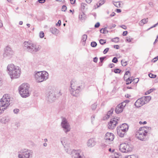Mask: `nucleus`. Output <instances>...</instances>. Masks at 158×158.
Returning a JSON list of instances; mask_svg holds the SVG:
<instances>
[{"instance_id":"obj_26","label":"nucleus","mask_w":158,"mask_h":158,"mask_svg":"<svg viewBox=\"0 0 158 158\" xmlns=\"http://www.w3.org/2000/svg\"><path fill=\"white\" fill-rule=\"evenodd\" d=\"M132 77H130L128 78L126 81V84L129 85L131 83L132 81H133V80L132 79Z\"/></svg>"},{"instance_id":"obj_27","label":"nucleus","mask_w":158,"mask_h":158,"mask_svg":"<svg viewBox=\"0 0 158 158\" xmlns=\"http://www.w3.org/2000/svg\"><path fill=\"white\" fill-rule=\"evenodd\" d=\"M6 109L5 107H2V105L0 104V115L2 114Z\"/></svg>"},{"instance_id":"obj_62","label":"nucleus","mask_w":158,"mask_h":158,"mask_svg":"<svg viewBox=\"0 0 158 158\" xmlns=\"http://www.w3.org/2000/svg\"><path fill=\"white\" fill-rule=\"evenodd\" d=\"M114 48L116 49H118L119 48V47L118 45H115L114 46Z\"/></svg>"},{"instance_id":"obj_59","label":"nucleus","mask_w":158,"mask_h":158,"mask_svg":"<svg viewBox=\"0 0 158 158\" xmlns=\"http://www.w3.org/2000/svg\"><path fill=\"white\" fill-rule=\"evenodd\" d=\"M114 66V64L113 63H112L111 64H109V66L110 68H113Z\"/></svg>"},{"instance_id":"obj_42","label":"nucleus","mask_w":158,"mask_h":158,"mask_svg":"<svg viewBox=\"0 0 158 158\" xmlns=\"http://www.w3.org/2000/svg\"><path fill=\"white\" fill-rule=\"evenodd\" d=\"M81 7L83 9H84L87 6V4L84 3H82L81 4Z\"/></svg>"},{"instance_id":"obj_18","label":"nucleus","mask_w":158,"mask_h":158,"mask_svg":"<svg viewBox=\"0 0 158 158\" xmlns=\"http://www.w3.org/2000/svg\"><path fill=\"white\" fill-rule=\"evenodd\" d=\"M96 143V142L94 139H90L88 140L87 142V145L89 147H92L95 145Z\"/></svg>"},{"instance_id":"obj_53","label":"nucleus","mask_w":158,"mask_h":158,"mask_svg":"<svg viewBox=\"0 0 158 158\" xmlns=\"http://www.w3.org/2000/svg\"><path fill=\"white\" fill-rule=\"evenodd\" d=\"M46 1L45 0H38L37 2H38L41 3H44Z\"/></svg>"},{"instance_id":"obj_45","label":"nucleus","mask_w":158,"mask_h":158,"mask_svg":"<svg viewBox=\"0 0 158 158\" xmlns=\"http://www.w3.org/2000/svg\"><path fill=\"white\" fill-rule=\"evenodd\" d=\"M105 0H101L99 1V6H98V7L99 6L102 5L103 4L104 2H105Z\"/></svg>"},{"instance_id":"obj_2","label":"nucleus","mask_w":158,"mask_h":158,"mask_svg":"<svg viewBox=\"0 0 158 158\" xmlns=\"http://www.w3.org/2000/svg\"><path fill=\"white\" fill-rule=\"evenodd\" d=\"M137 131L136 137L140 140L145 141L148 139V133H150L151 128L150 127H143Z\"/></svg>"},{"instance_id":"obj_17","label":"nucleus","mask_w":158,"mask_h":158,"mask_svg":"<svg viewBox=\"0 0 158 158\" xmlns=\"http://www.w3.org/2000/svg\"><path fill=\"white\" fill-rule=\"evenodd\" d=\"M146 104L143 97L138 99L135 103V105L137 107H140Z\"/></svg>"},{"instance_id":"obj_14","label":"nucleus","mask_w":158,"mask_h":158,"mask_svg":"<svg viewBox=\"0 0 158 158\" xmlns=\"http://www.w3.org/2000/svg\"><path fill=\"white\" fill-rule=\"evenodd\" d=\"M119 120L120 118L118 117H117L116 118H114L113 119H111L108 124V128L110 129H114L118 123L117 121Z\"/></svg>"},{"instance_id":"obj_21","label":"nucleus","mask_w":158,"mask_h":158,"mask_svg":"<svg viewBox=\"0 0 158 158\" xmlns=\"http://www.w3.org/2000/svg\"><path fill=\"white\" fill-rule=\"evenodd\" d=\"M148 22V18L144 19L140 21L139 24L140 26H143L144 24Z\"/></svg>"},{"instance_id":"obj_55","label":"nucleus","mask_w":158,"mask_h":158,"mask_svg":"<svg viewBox=\"0 0 158 158\" xmlns=\"http://www.w3.org/2000/svg\"><path fill=\"white\" fill-rule=\"evenodd\" d=\"M158 59V56L154 58L152 60V62H156L157 60Z\"/></svg>"},{"instance_id":"obj_47","label":"nucleus","mask_w":158,"mask_h":158,"mask_svg":"<svg viewBox=\"0 0 158 158\" xmlns=\"http://www.w3.org/2000/svg\"><path fill=\"white\" fill-rule=\"evenodd\" d=\"M121 62L123 66H125L127 64V61H124L123 60H122L121 61Z\"/></svg>"},{"instance_id":"obj_30","label":"nucleus","mask_w":158,"mask_h":158,"mask_svg":"<svg viewBox=\"0 0 158 158\" xmlns=\"http://www.w3.org/2000/svg\"><path fill=\"white\" fill-rule=\"evenodd\" d=\"M87 38V35H82L81 38V41L85 42Z\"/></svg>"},{"instance_id":"obj_37","label":"nucleus","mask_w":158,"mask_h":158,"mask_svg":"<svg viewBox=\"0 0 158 158\" xmlns=\"http://www.w3.org/2000/svg\"><path fill=\"white\" fill-rule=\"evenodd\" d=\"M97 45V43L95 42H92L91 43V45L92 47H95Z\"/></svg>"},{"instance_id":"obj_57","label":"nucleus","mask_w":158,"mask_h":158,"mask_svg":"<svg viewBox=\"0 0 158 158\" xmlns=\"http://www.w3.org/2000/svg\"><path fill=\"white\" fill-rule=\"evenodd\" d=\"M61 23V21L60 20H59L57 23L56 24V26H60Z\"/></svg>"},{"instance_id":"obj_49","label":"nucleus","mask_w":158,"mask_h":158,"mask_svg":"<svg viewBox=\"0 0 158 158\" xmlns=\"http://www.w3.org/2000/svg\"><path fill=\"white\" fill-rule=\"evenodd\" d=\"M153 91V89H151L150 90H148V91L145 92V94H150Z\"/></svg>"},{"instance_id":"obj_35","label":"nucleus","mask_w":158,"mask_h":158,"mask_svg":"<svg viewBox=\"0 0 158 158\" xmlns=\"http://www.w3.org/2000/svg\"><path fill=\"white\" fill-rule=\"evenodd\" d=\"M97 104L96 103H94L91 106V108L93 110H94L96 108Z\"/></svg>"},{"instance_id":"obj_1","label":"nucleus","mask_w":158,"mask_h":158,"mask_svg":"<svg viewBox=\"0 0 158 158\" xmlns=\"http://www.w3.org/2000/svg\"><path fill=\"white\" fill-rule=\"evenodd\" d=\"M62 95L61 90L55 87L49 88L46 94V99L50 102H53L56 98Z\"/></svg>"},{"instance_id":"obj_4","label":"nucleus","mask_w":158,"mask_h":158,"mask_svg":"<svg viewBox=\"0 0 158 158\" xmlns=\"http://www.w3.org/2000/svg\"><path fill=\"white\" fill-rule=\"evenodd\" d=\"M35 78L37 82H41L47 79L49 74L47 72L43 71L35 72Z\"/></svg>"},{"instance_id":"obj_39","label":"nucleus","mask_w":158,"mask_h":158,"mask_svg":"<svg viewBox=\"0 0 158 158\" xmlns=\"http://www.w3.org/2000/svg\"><path fill=\"white\" fill-rule=\"evenodd\" d=\"M148 75L151 78H155L156 77V75H154L151 73H149Z\"/></svg>"},{"instance_id":"obj_33","label":"nucleus","mask_w":158,"mask_h":158,"mask_svg":"<svg viewBox=\"0 0 158 158\" xmlns=\"http://www.w3.org/2000/svg\"><path fill=\"white\" fill-rule=\"evenodd\" d=\"M111 41L115 43H117L119 41V38L118 37H116L111 40Z\"/></svg>"},{"instance_id":"obj_23","label":"nucleus","mask_w":158,"mask_h":158,"mask_svg":"<svg viewBox=\"0 0 158 158\" xmlns=\"http://www.w3.org/2000/svg\"><path fill=\"white\" fill-rule=\"evenodd\" d=\"M86 18L85 15L83 12H81L79 15V19L81 20H85Z\"/></svg>"},{"instance_id":"obj_48","label":"nucleus","mask_w":158,"mask_h":158,"mask_svg":"<svg viewBox=\"0 0 158 158\" xmlns=\"http://www.w3.org/2000/svg\"><path fill=\"white\" fill-rule=\"evenodd\" d=\"M99 42L101 44H105L106 42L105 40L102 39H101L99 41Z\"/></svg>"},{"instance_id":"obj_34","label":"nucleus","mask_w":158,"mask_h":158,"mask_svg":"<svg viewBox=\"0 0 158 158\" xmlns=\"http://www.w3.org/2000/svg\"><path fill=\"white\" fill-rule=\"evenodd\" d=\"M120 106L122 107L123 109L125 107L126 105V102H122L121 103L119 104Z\"/></svg>"},{"instance_id":"obj_16","label":"nucleus","mask_w":158,"mask_h":158,"mask_svg":"<svg viewBox=\"0 0 158 158\" xmlns=\"http://www.w3.org/2000/svg\"><path fill=\"white\" fill-rule=\"evenodd\" d=\"M114 135L111 133L107 132L105 135L104 139L106 142H109L112 141L114 139Z\"/></svg>"},{"instance_id":"obj_7","label":"nucleus","mask_w":158,"mask_h":158,"mask_svg":"<svg viewBox=\"0 0 158 158\" xmlns=\"http://www.w3.org/2000/svg\"><path fill=\"white\" fill-rule=\"evenodd\" d=\"M128 125L126 123H123L121 126L118 127L117 128V134L121 137L124 136L125 133L128 129Z\"/></svg>"},{"instance_id":"obj_38","label":"nucleus","mask_w":158,"mask_h":158,"mask_svg":"<svg viewBox=\"0 0 158 158\" xmlns=\"http://www.w3.org/2000/svg\"><path fill=\"white\" fill-rule=\"evenodd\" d=\"M39 36L40 38H43L44 36V32L42 31H40V33Z\"/></svg>"},{"instance_id":"obj_54","label":"nucleus","mask_w":158,"mask_h":158,"mask_svg":"<svg viewBox=\"0 0 158 158\" xmlns=\"http://www.w3.org/2000/svg\"><path fill=\"white\" fill-rule=\"evenodd\" d=\"M100 24L99 22L97 23L95 25L94 27L96 28H98L100 26Z\"/></svg>"},{"instance_id":"obj_15","label":"nucleus","mask_w":158,"mask_h":158,"mask_svg":"<svg viewBox=\"0 0 158 158\" xmlns=\"http://www.w3.org/2000/svg\"><path fill=\"white\" fill-rule=\"evenodd\" d=\"M72 154V158H85L82 152L80 150H74Z\"/></svg>"},{"instance_id":"obj_46","label":"nucleus","mask_w":158,"mask_h":158,"mask_svg":"<svg viewBox=\"0 0 158 158\" xmlns=\"http://www.w3.org/2000/svg\"><path fill=\"white\" fill-rule=\"evenodd\" d=\"M112 62L114 63H116L118 62V59L116 57H114L112 60Z\"/></svg>"},{"instance_id":"obj_32","label":"nucleus","mask_w":158,"mask_h":158,"mask_svg":"<svg viewBox=\"0 0 158 158\" xmlns=\"http://www.w3.org/2000/svg\"><path fill=\"white\" fill-rule=\"evenodd\" d=\"M125 158H138V157L137 156L133 155L126 156L125 157Z\"/></svg>"},{"instance_id":"obj_60","label":"nucleus","mask_w":158,"mask_h":158,"mask_svg":"<svg viewBox=\"0 0 158 158\" xmlns=\"http://www.w3.org/2000/svg\"><path fill=\"white\" fill-rule=\"evenodd\" d=\"M132 40V39H130V38L127 37L126 40L128 42H131Z\"/></svg>"},{"instance_id":"obj_50","label":"nucleus","mask_w":158,"mask_h":158,"mask_svg":"<svg viewBox=\"0 0 158 158\" xmlns=\"http://www.w3.org/2000/svg\"><path fill=\"white\" fill-rule=\"evenodd\" d=\"M67 8L66 6L63 5L62 8V11H65L66 10Z\"/></svg>"},{"instance_id":"obj_36","label":"nucleus","mask_w":158,"mask_h":158,"mask_svg":"<svg viewBox=\"0 0 158 158\" xmlns=\"http://www.w3.org/2000/svg\"><path fill=\"white\" fill-rule=\"evenodd\" d=\"M119 154L117 153L116 154H115L114 155L112 156L111 158H119Z\"/></svg>"},{"instance_id":"obj_61","label":"nucleus","mask_w":158,"mask_h":158,"mask_svg":"<svg viewBox=\"0 0 158 158\" xmlns=\"http://www.w3.org/2000/svg\"><path fill=\"white\" fill-rule=\"evenodd\" d=\"M127 31H124L123 33V35L124 36H125L127 35Z\"/></svg>"},{"instance_id":"obj_41","label":"nucleus","mask_w":158,"mask_h":158,"mask_svg":"<svg viewBox=\"0 0 158 158\" xmlns=\"http://www.w3.org/2000/svg\"><path fill=\"white\" fill-rule=\"evenodd\" d=\"M112 72H114L115 73H120L121 71V70H112Z\"/></svg>"},{"instance_id":"obj_56","label":"nucleus","mask_w":158,"mask_h":158,"mask_svg":"<svg viewBox=\"0 0 158 158\" xmlns=\"http://www.w3.org/2000/svg\"><path fill=\"white\" fill-rule=\"evenodd\" d=\"M98 58L97 57H95L93 59V61L97 63L98 61Z\"/></svg>"},{"instance_id":"obj_64","label":"nucleus","mask_w":158,"mask_h":158,"mask_svg":"<svg viewBox=\"0 0 158 158\" xmlns=\"http://www.w3.org/2000/svg\"><path fill=\"white\" fill-rule=\"evenodd\" d=\"M121 27L124 29H127L126 26L124 25H123L122 26H121Z\"/></svg>"},{"instance_id":"obj_3","label":"nucleus","mask_w":158,"mask_h":158,"mask_svg":"<svg viewBox=\"0 0 158 158\" xmlns=\"http://www.w3.org/2000/svg\"><path fill=\"white\" fill-rule=\"evenodd\" d=\"M24 49L27 52L33 54L40 51L41 46L37 44H33L30 41H25L23 43Z\"/></svg>"},{"instance_id":"obj_40","label":"nucleus","mask_w":158,"mask_h":158,"mask_svg":"<svg viewBox=\"0 0 158 158\" xmlns=\"http://www.w3.org/2000/svg\"><path fill=\"white\" fill-rule=\"evenodd\" d=\"M114 110V109L113 108H111V109L108 112L107 114L110 115H110L112 114Z\"/></svg>"},{"instance_id":"obj_8","label":"nucleus","mask_w":158,"mask_h":158,"mask_svg":"<svg viewBox=\"0 0 158 158\" xmlns=\"http://www.w3.org/2000/svg\"><path fill=\"white\" fill-rule=\"evenodd\" d=\"M133 148V146L130 143H124L120 144L119 149L122 152L127 153L131 152Z\"/></svg>"},{"instance_id":"obj_25","label":"nucleus","mask_w":158,"mask_h":158,"mask_svg":"<svg viewBox=\"0 0 158 158\" xmlns=\"http://www.w3.org/2000/svg\"><path fill=\"white\" fill-rule=\"evenodd\" d=\"M146 103L148 102L151 99V97L150 96H146L143 97Z\"/></svg>"},{"instance_id":"obj_9","label":"nucleus","mask_w":158,"mask_h":158,"mask_svg":"<svg viewBox=\"0 0 158 158\" xmlns=\"http://www.w3.org/2000/svg\"><path fill=\"white\" fill-rule=\"evenodd\" d=\"M10 104V99L7 94H4L0 100V104L6 109Z\"/></svg>"},{"instance_id":"obj_24","label":"nucleus","mask_w":158,"mask_h":158,"mask_svg":"<svg viewBox=\"0 0 158 158\" xmlns=\"http://www.w3.org/2000/svg\"><path fill=\"white\" fill-rule=\"evenodd\" d=\"M7 69H17V67L12 64H9L7 68Z\"/></svg>"},{"instance_id":"obj_63","label":"nucleus","mask_w":158,"mask_h":158,"mask_svg":"<svg viewBox=\"0 0 158 158\" xmlns=\"http://www.w3.org/2000/svg\"><path fill=\"white\" fill-rule=\"evenodd\" d=\"M71 4H73L75 3V0H70Z\"/></svg>"},{"instance_id":"obj_28","label":"nucleus","mask_w":158,"mask_h":158,"mask_svg":"<svg viewBox=\"0 0 158 158\" xmlns=\"http://www.w3.org/2000/svg\"><path fill=\"white\" fill-rule=\"evenodd\" d=\"M106 27L105 28L101 29L100 31V32L103 34H106L108 33V31L106 30Z\"/></svg>"},{"instance_id":"obj_20","label":"nucleus","mask_w":158,"mask_h":158,"mask_svg":"<svg viewBox=\"0 0 158 158\" xmlns=\"http://www.w3.org/2000/svg\"><path fill=\"white\" fill-rule=\"evenodd\" d=\"M123 109L122 107L118 104L115 108V111L117 114H119L123 111Z\"/></svg>"},{"instance_id":"obj_58","label":"nucleus","mask_w":158,"mask_h":158,"mask_svg":"<svg viewBox=\"0 0 158 158\" xmlns=\"http://www.w3.org/2000/svg\"><path fill=\"white\" fill-rule=\"evenodd\" d=\"M116 26V25L114 24H112L110 27H109L110 29H112L114 28Z\"/></svg>"},{"instance_id":"obj_6","label":"nucleus","mask_w":158,"mask_h":158,"mask_svg":"<svg viewBox=\"0 0 158 158\" xmlns=\"http://www.w3.org/2000/svg\"><path fill=\"white\" fill-rule=\"evenodd\" d=\"M29 85L27 83H23L19 87V94L22 97L27 98L30 96L29 89Z\"/></svg>"},{"instance_id":"obj_29","label":"nucleus","mask_w":158,"mask_h":158,"mask_svg":"<svg viewBox=\"0 0 158 158\" xmlns=\"http://www.w3.org/2000/svg\"><path fill=\"white\" fill-rule=\"evenodd\" d=\"M105 58L106 57H103L100 58V61L99 63V65L100 66H102V63L103 62V61Z\"/></svg>"},{"instance_id":"obj_11","label":"nucleus","mask_w":158,"mask_h":158,"mask_svg":"<svg viewBox=\"0 0 158 158\" xmlns=\"http://www.w3.org/2000/svg\"><path fill=\"white\" fill-rule=\"evenodd\" d=\"M7 72L11 79L18 78L21 73L20 70H7Z\"/></svg>"},{"instance_id":"obj_31","label":"nucleus","mask_w":158,"mask_h":158,"mask_svg":"<svg viewBox=\"0 0 158 158\" xmlns=\"http://www.w3.org/2000/svg\"><path fill=\"white\" fill-rule=\"evenodd\" d=\"M114 4L116 7L118 8L120 7L121 4L119 2H114Z\"/></svg>"},{"instance_id":"obj_52","label":"nucleus","mask_w":158,"mask_h":158,"mask_svg":"<svg viewBox=\"0 0 158 158\" xmlns=\"http://www.w3.org/2000/svg\"><path fill=\"white\" fill-rule=\"evenodd\" d=\"M109 50V48H106L103 51V53L104 54L106 53Z\"/></svg>"},{"instance_id":"obj_12","label":"nucleus","mask_w":158,"mask_h":158,"mask_svg":"<svg viewBox=\"0 0 158 158\" xmlns=\"http://www.w3.org/2000/svg\"><path fill=\"white\" fill-rule=\"evenodd\" d=\"M61 126L66 133H67L70 130V125L67 119L65 118H62Z\"/></svg>"},{"instance_id":"obj_13","label":"nucleus","mask_w":158,"mask_h":158,"mask_svg":"<svg viewBox=\"0 0 158 158\" xmlns=\"http://www.w3.org/2000/svg\"><path fill=\"white\" fill-rule=\"evenodd\" d=\"M33 154L32 151L30 150H25L22 152V155H19V158H32Z\"/></svg>"},{"instance_id":"obj_44","label":"nucleus","mask_w":158,"mask_h":158,"mask_svg":"<svg viewBox=\"0 0 158 158\" xmlns=\"http://www.w3.org/2000/svg\"><path fill=\"white\" fill-rule=\"evenodd\" d=\"M128 75L129 76H131L130 73L129 71H127L126 73H125L124 77V78H125V77H126V76Z\"/></svg>"},{"instance_id":"obj_43","label":"nucleus","mask_w":158,"mask_h":158,"mask_svg":"<svg viewBox=\"0 0 158 158\" xmlns=\"http://www.w3.org/2000/svg\"><path fill=\"white\" fill-rule=\"evenodd\" d=\"M133 81V83L136 84L139 81V79L138 78H136L134 79H132Z\"/></svg>"},{"instance_id":"obj_10","label":"nucleus","mask_w":158,"mask_h":158,"mask_svg":"<svg viewBox=\"0 0 158 158\" xmlns=\"http://www.w3.org/2000/svg\"><path fill=\"white\" fill-rule=\"evenodd\" d=\"M14 54V52L12 48L9 46H7L4 49L3 56L4 58L10 59Z\"/></svg>"},{"instance_id":"obj_22","label":"nucleus","mask_w":158,"mask_h":158,"mask_svg":"<svg viewBox=\"0 0 158 158\" xmlns=\"http://www.w3.org/2000/svg\"><path fill=\"white\" fill-rule=\"evenodd\" d=\"M50 31L53 34H56L58 33L59 30L55 27L50 28Z\"/></svg>"},{"instance_id":"obj_5","label":"nucleus","mask_w":158,"mask_h":158,"mask_svg":"<svg viewBox=\"0 0 158 158\" xmlns=\"http://www.w3.org/2000/svg\"><path fill=\"white\" fill-rule=\"evenodd\" d=\"M80 86L78 85L77 82L73 80L71 81L69 90L72 95L76 97L78 96L80 91Z\"/></svg>"},{"instance_id":"obj_51","label":"nucleus","mask_w":158,"mask_h":158,"mask_svg":"<svg viewBox=\"0 0 158 158\" xmlns=\"http://www.w3.org/2000/svg\"><path fill=\"white\" fill-rule=\"evenodd\" d=\"M19 111V109H14L13 111L15 114H17Z\"/></svg>"},{"instance_id":"obj_19","label":"nucleus","mask_w":158,"mask_h":158,"mask_svg":"<svg viewBox=\"0 0 158 158\" xmlns=\"http://www.w3.org/2000/svg\"><path fill=\"white\" fill-rule=\"evenodd\" d=\"M10 121V118L8 117H4L1 119V122L2 123L6 124Z\"/></svg>"}]
</instances>
